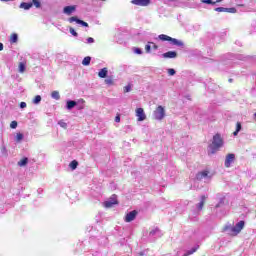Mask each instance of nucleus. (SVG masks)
<instances>
[{"mask_svg":"<svg viewBox=\"0 0 256 256\" xmlns=\"http://www.w3.org/2000/svg\"><path fill=\"white\" fill-rule=\"evenodd\" d=\"M254 119H255V121H256V112L254 113Z\"/></svg>","mask_w":256,"mask_h":256,"instance_id":"nucleus-48","label":"nucleus"},{"mask_svg":"<svg viewBox=\"0 0 256 256\" xmlns=\"http://www.w3.org/2000/svg\"><path fill=\"white\" fill-rule=\"evenodd\" d=\"M201 3H205L206 5H215L217 2L213 0H202Z\"/></svg>","mask_w":256,"mask_h":256,"instance_id":"nucleus-28","label":"nucleus"},{"mask_svg":"<svg viewBox=\"0 0 256 256\" xmlns=\"http://www.w3.org/2000/svg\"><path fill=\"white\" fill-rule=\"evenodd\" d=\"M31 7H33V3L22 2L20 4V8L25 9L26 11L31 9Z\"/></svg>","mask_w":256,"mask_h":256,"instance_id":"nucleus-15","label":"nucleus"},{"mask_svg":"<svg viewBox=\"0 0 256 256\" xmlns=\"http://www.w3.org/2000/svg\"><path fill=\"white\" fill-rule=\"evenodd\" d=\"M234 161H235V154L233 153L228 154L224 162L225 167L229 169V167H231V163H234Z\"/></svg>","mask_w":256,"mask_h":256,"instance_id":"nucleus-7","label":"nucleus"},{"mask_svg":"<svg viewBox=\"0 0 256 256\" xmlns=\"http://www.w3.org/2000/svg\"><path fill=\"white\" fill-rule=\"evenodd\" d=\"M223 143L224 142L221 134L214 135L212 143L209 145L211 155H215V153H217V151H219V149L223 147Z\"/></svg>","mask_w":256,"mask_h":256,"instance_id":"nucleus-1","label":"nucleus"},{"mask_svg":"<svg viewBox=\"0 0 256 256\" xmlns=\"http://www.w3.org/2000/svg\"><path fill=\"white\" fill-rule=\"evenodd\" d=\"M154 119L156 121H163L165 119V108L163 106H158L154 111Z\"/></svg>","mask_w":256,"mask_h":256,"instance_id":"nucleus-3","label":"nucleus"},{"mask_svg":"<svg viewBox=\"0 0 256 256\" xmlns=\"http://www.w3.org/2000/svg\"><path fill=\"white\" fill-rule=\"evenodd\" d=\"M75 105H77V102L70 100L67 102V109H73V107H75Z\"/></svg>","mask_w":256,"mask_h":256,"instance_id":"nucleus-24","label":"nucleus"},{"mask_svg":"<svg viewBox=\"0 0 256 256\" xmlns=\"http://www.w3.org/2000/svg\"><path fill=\"white\" fill-rule=\"evenodd\" d=\"M69 23H77L78 25H82V27H89V23L77 18V16H72L68 19Z\"/></svg>","mask_w":256,"mask_h":256,"instance_id":"nucleus-5","label":"nucleus"},{"mask_svg":"<svg viewBox=\"0 0 256 256\" xmlns=\"http://www.w3.org/2000/svg\"><path fill=\"white\" fill-rule=\"evenodd\" d=\"M168 74H169L170 76L175 75V69H173V68L168 69Z\"/></svg>","mask_w":256,"mask_h":256,"instance_id":"nucleus-40","label":"nucleus"},{"mask_svg":"<svg viewBox=\"0 0 256 256\" xmlns=\"http://www.w3.org/2000/svg\"><path fill=\"white\" fill-rule=\"evenodd\" d=\"M149 45H151V47L156 51V49H159V46H157V44L153 43V42H149Z\"/></svg>","mask_w":256,"mask_h":256,"instance_id":"nucleus-37","label":"nucleus"},{"mask_svg":"<svg viewBox=\"0 0 256 256\" xmlns=\"http://www.w3.org/2000/svg\"><path fill=\"white\" fill-rule=\"evenodd\" d=\"M241 122H237L236 123V131H234L233 132V135L235 136V137H237V135H239V131H241Z\"/></svg>","mask_w":256,"mask_h":256,"instance_id":"nucleus-22","label":"nucleus"},{"mask_svg":"<svg viewBox=\"0 0 256 256\" xmlns=\"http://www.w3.org/2000/svg\"><path fill=\"white\" fill-rule=\"evenodd\" d=\"M214 11H217L218 13H226L227 8L218 7V8H215Z\"/></svg>","mask_w":256,"mask_h":256,"instance_id":"nucleus-29","label":"nucleus"},{"mask_svg":"<svg viewBox=\"0 0 256 256\" xmlns=\"http://www.w3.org/2000/svg\"><path fill=\"white\" fill-rule=\"evenodd\" d=\"M52 99H56V101H59L61 99V96L59 95V91H53L51 93Z\"/></svg>","mask_w":256,"mask_h":256,"instance_id":"nucleus-21","label":"nucleus"},{"mask_svg":"<svg viewBox=\"0 0 256 256\" xmlns=\"http://www.w3.org/2000/svg\"><path fill=\"white\" fill-rule=\"evenodd\" d=\"M25 107H27V103L21 102L20 103V109H25Z\"/></svg>","mask_w":256,"mask_h":256,"instance_id":"nucleus-42","label":"nucleus"},{"mask_svg":"<svg viewBox=\"0 0 256 256\" xmlns=\"http://www.w3.org/2000/svg\"><path fill=\"white\" fill-rule=\"evenodd\" d=\"M145 51H146V53H151V44H149V42H148V44L145 46Z\"/></svg>","mask_w":256,"mask_h":256,"instance_id":"nucleus-36","label":"nucleus"},{"mask_svg":"<svg viewBox=\"0 0 256 256\" xmlns=\"http://www.w3.org/2000/svg\"><path fill=\"white\" fill-rule=\"evenodd\" d=\"M87 43H95V39L93 37L87 38Z\"/></svg>","mask_w":256,"mask_h":256,"instance_id":"nucleus-41","label":"nucleus"},{"mask_svg":"<svg viewBox=\"0 0 256 256\" xmlns=\"http://www.w3.org/2000/svg\"><path fill=\"white\" fill-rule=\"evenodd\" d=\"M0 51H3V43H0Z\"/></svg>","mask_w":256,"mask_h":256,"instance_id":"nucleus-44","label":"nucleus"},{"mask_svg":"<svg viewBox=\"0 0 256 256\" xmlns=\"http://www.w3.org/2000/svg\"><path fill=\"white\" fill-rule=\"evenodd\" d=\"M205 201H207V196L202 195V196H201V201H200V203L197 205L198 211H202V210H203V207H205Z\"/></svg>","mask_w":256,"mask_h":256,"instance_id":"nucleus-12","label":"nucleus"},{"mask_svg":"<svg viewBox=\"0 0 256 256\" xmlns=\"http://www.w3.org/2000/svg\"><path fill=\"white\" fill-rule=\"evenodd\" d=\"M158 38L160 39V41H170L171 40V37L168 35H165V34H160L158 36Z\"/></svg>","mask_w":256,"mask_h":256,"instance_id":"nucleus-23","label":"nucleus"},{"mask_svg":"<svg viewBox=\"0 0 256 256\" xmlns=\"http://www.w3.org/2000/svg\"><path fill=\"white\" fill-rule=\"evenodd\" d=\"M169 41H171L172 45H177V47H183V42H181L175 38L170 37Z\"/></svg>","mask_w":256,"mask_h":256,"instance_id":"nucleus-16","label":"nucleus"},{"mask_svg":"<svg viewBox=\"0 0 256 256\" xmlns=\"http://www.w3.org/2000/svg\"><path fill=\"white\" fill-rule=\"evenodd\" d=\"M70 33L71 35H73V37H78V33L75 31V29L73 27H70Z\"/></svg>","mask_w":256,"mask_h":256,"instance_id":"nucleus-33","label":"nucleus"},{"mask_svg":"<svg viewBox=\"0 0 256 256\" xmlns=\"http://www.w3.org/2000/svg\"><path fill=\"white\" fill-rule=\"evenodd\" d=\"M113 205H119V200H117V195L113 194L108 201L104 202V207L106 209H111Z\"/></svg>","mask_w":256,"mask_h":256,"instance_id":"nucleus-4","label":"nucleus"},{"mask_svg":"<svg viewBox=\"0 0 256 256\" xmlns=\"http://www.w3.org/2000/svg\"><path fill=\"white\" fill-rule=\"evenodd\" d=\"M75 9V6H66L64 7L63 13H65L66 15H71V13L75 11Z\"/></svg>","mask_w":256,"mask_h":256,"instance_id":"nucleus-13","label":"nucleus"},{"mask_svg":"<svg viewBox=\"0 0 256 256\" xmlns=\"http://www.w3.org/2000/svg\"><path fill=\"white\" fill-rule=\"evenodd\" d=\"M198 250H199V246H196V247L192 248L191 250H188L186 253H184L183 256L193 255V253H197Z\"/></svg>","mask_w":256,"mask_h":256,"instance_id":"nucleus-19","label":"nucleus"},{"mask_svg":"<svg viewBox=\"0 0 256 256\" xmlns=\"http://www.w3.org/2000/svg\"><path fill=\"white\" fill-rule=\"evenodd\" d=\"M115 122L116 123H121V115L120 114H117L116 117H115Z\"/></svg>","mask_w":256,"mask_h":256,"instance_id":"nucleus-39","label":"nucleus"},{"mask_svg":"<svg viewBox=\"0 0 256 256\" xmlns=\"http://www.w3.org/2000/svg\"><path fill=\"white\" fill-rule=\"evenodd\" d=\"M15 141L17 143H21V141H23V134L22 133H17L16 137H15Z\"/></svg>","mask_w":256,"mask_h":256,"instance_id":"nucleus-25","label":"nucleus"},{"mask_svg":"<svg viewBox=\"0 0 256 256\" xmlns=\"http://www.w3.org/2000/svg\"><path fill=\"white\" fill-rule=\"evenodd\" d=\"M32 3H33V5H34L37 9H39V7H41V2H39L38 0H32Z\"/></svg>","mask_w":256,"mask_h":256,"instance_id":"nucleus-31","label":"nucleus"},{"mask_svg":"<svg viewBox=\"0 0 256 256\" xmlns=\"http://www.w3.org/2000/svg\"><path fill=\"white\" fill-rule=\"evenodd\" d=\"M104 83L106 84V85H115V80L113 79V76H109L108 78H106L105 80H104Z\"/></svg>","mask_w":256,"mask_h":256,"instance_id":"nucleus-18","label":"nucleus"},{"mask_svg":"<svg viewBox=\"0 0 256 256\" xmlns=\"http://www.w3.org/2000/svg\"><path fill=\"white\" fill-rule=\"evenodd\" d=\"M208 175H209V171L204 170L196 174V179L197 181H201L202 179H205V177H208Z\"/></svg>","mask_w":256,"mask_h":256,"instance_id":"nucleus-11","label":"nucleus"},{"mask_svg":"<svg viewBox=\"0 0 256 256\" xmlns=\"http://www.w3.org/2000/svg\"><path fill=\"white\" fill-rule=\"evenodd\" d=\"M62 127H67V124L66 123L62 124Z\"/></svg>","mask_w":256,"mask_h":256,"instance_id":"nucleus-46","label":"nucleus"},{"mask_svg":"<svg viewBox=\"0 0 256 256\" xmlns=\"http://www.w3.org/2000/svg\"><path fill=\"white\" fill-rule=\"evenodd\" d=\"M33 103H35L36 105H37L38 103H41V96H39V95L35 96V98H34V100H33Z\"/></svg>","mask_w":256,"mask_h":256,"instance_id":"nucleus-32","label":"nucleus"},{"mask_svg":"<svg viewBox=\"0 0 256 256\" xmlns=\"http://www.w3.org/2000/svg\"><path fill=\"white\" fill-rule=\"evenodd\" d=\"M162 57L164 59H175V57H177V52H175V51H168V52L162 54Z\"/></svg>","mask_w":256,"mask_h":256,"instance_id":"nucleus-10","label":"nucleus"},{"mask_svg":"<svg viewBox=\"0 0 256 256\" xmlns=\"http://www.w3.org/2000/svg\"><path fill=\"white\" fill-rule=\"evenodd\" d=\"M229 82H230V83H233V79H229Z\"/></svg>","mask_w":256,"mask_h":256,"instance_id":"nucleus-47","label":"nucleus"},{"mask_svg":"<svg viewBox=\"0 0 256 256\" xmlns=\"http://www.w3.org/2000/svg\"><path fill=\"white\" fill-rule=\"evenodd\" d=\"M226 13H237L236 8H226Z\"/></svg>","mask_w":256,"mask_h":256,"instance_id":"nucleus-35","label":"nucleus"},{"mask_svg":"<svg viewBox=\"0 0 256 256\" xmlns=\"http://www.w3.org/2000/svg\"><path fill=\"white\" fill-rule=\"evenodd\" d=\"M17 41H18V36H17V34H12L11 36H10V43H17Z\"/></svg>","mask_w":256,"mask_h":256,"instance_id":"nucleus-26","label":"nucleus"},{"mask_svg":"<svg viewBox=\"0 0 256 256\" xmlns=\"http://www.w3.org/2000/svg\"><path fill=\"white\" fill-rule=\"evenodd\" d=\"M131 91V85H127L124 87V93H129Z\"/></svg>","mask_w":256,"mask_h":256,"instance_id":"nucleus-38","label":"nucleus"},{"mask_svg":"<svg viewBox=\"0 0 256 256\" xmlns=\"http://www.w3.org/2000/svg\"><path fill=\"white\" fill-rule=\"evenodd\" d=\"M244 227H245V221L241 220L232 228L230 226H224L223 231H229L230 229V235L232 237H236V235H239V233L243 231Z\"/></svg>","mask_w":256,"mask_h":256,"instance_id":"nucleus-2","label":"nucleus"},{"mask_svg":"<svg viewBox=\"0 0 256 256\" xmlns=\"http://www.w3.org/2000/svg\"><path fill=\"white\" fill-rule=\"evenodd\" d=\"M136 117H138L137 121H145L147 119V115H145L143 108L136 109Z\"/></svg>","mask_w":256,"mask_h":256,"instance_id":"nucleus-9","label":"nucleus"},{"mask_svg":"<svg viewBox=\"0 0 256 256\" xmlns=\"http://www.w3.org/2000/svg\"><path fill=\"white\" fill-rule=\"evenodd\" d=\"M19 71L20 73H25V64L23 62L19 63Z\"/></svg>","mask_w":256,"mask_h":256,"instance_id":"nucleus-30","label":"nucleus"},{"mask_svg":"<svg viewBox=\"0 0 256 256\" xmlns=\"http://www.w3.org/2000/svg\"><path fill=\"white\" fill-rule=\"evenodd\" d=\"M223 0H216L214 3H221Z\"/></svg>","mask_w":256,"mask_h":256,"instance_id":"nucleus-45","label":"nucleus"},{"mask_svg":"<svg viewBox=\"0 0 256 256\" xmlns=\"http://www.w3.org/2000/svg\"><path fill=\"white\" fill-rule=\"evenodd\" d=\"M137 55H141L143 53L140 48H136L134 51Z\"/></svg>","mask_w":256,"mask_h":256,"instance_id":"nucleus-43","label":"nucleus"},{"mask_svg":"<svg viewBox=\"0 0 256 256\" xmlns=\"http://www.w3.org/2000/svg\"><path fill=\"white\" fill-rule=\"evenodd\" d=\"M29 163V158L24 157L22 158L19 162L18 165L19 167H25V165H27Z\"/></svg>","mask_w":256,"mask_h":256,"instance_id":"nucleus-17","label":"nucleus"},{"mask_svg":"<svg viewBox=\"0 0 256 256\" xmlns=\"http://www.w3.org/2000/svg\"><path fill=\"white\" fill-rule=\"evenodd\" d=\"M107 73H109V70H107V68H102L98 72V77H100V79H105V77H107Z\"/></svg>","mask_w":256,"mask_h":256,"instance_id":"nucleus-14","label":"nucleus"},{"mask_svg":"<svg viewBox=\"0 0 256 256\" xmlns=\"http://www.w3.org/2000/svg\"><path fill=\"white\" fill-rule=\"evenodd\" d=\"M17 125H18V123H17V121H12L11 123H10V128L11 129H17Z\"/></svg>","mask_w":256,"mask_h":256,"instance_id":"nucleus-34","label":"nucleus"},{"mask_svg":"<svg viewBox=\"0 0 256 256\" xmlns=\"http://www.w3.org/2000/svg\"><path fill=\"white\" fill-rule=\"evenodd\" d=\"M131 3L133 5H138L139 7H147L151 5V0H132Z\"/></svg>","mask_w":256,"mask_h":256,"instance_id":"nucleus-8","label":"nucleus"},{"mask_svg":"<svg viewBox=\"0 0 256 256\" xmlns=\"http://www.w3.org/2000/svg\"><path fill=\"white\" fill-rule=\"evenodd\" d=\"M139 212H137V210H133L129 213L126 214L124 221L126 223H131V221H135V217H137Z\"/></svg>","mask_w":256,"mask_h":256,"instance_id":"nucleus-6","label":"nucleus"},{"mask_svg":"<svg viewBox=\"0 0 256 256\" xmlns=\"http://www.w3.org/2000/svg\"><path fill=\"white\" fill-rule=\"evenodd\" d=\"M79 165V162H77L76 160H73L71 163H70V167L75 170L77 169V166Z\"/></svg>","mask_w":256,"mask_h":256,"instance_id":"nucleus-27","label":"nucleus"},{"mask_svg":"<svg viewBox=\"0 0 256 256\" xmlns=\"http://www.w3.org/2000/svg\"><path fill=\"white\" fill-rule=\"evenodd\" d=\"M82 65H84L85 67H87L88 65H91V57L86 56L83 61H82Z\"/></svg>","mask_w":256,"mask_h":256,"instance_id":"nucleus-20","label":"nucleus"}]
</instances>
